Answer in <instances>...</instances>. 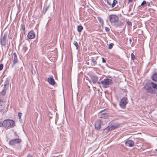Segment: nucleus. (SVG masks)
<instances>
[{"label": "nucleus", "instance_id": "1", "mask_svg": "<svg viewBox=\"0 0 157 157\" xmlns=\"http://www.w3.org/2000/svg\"><path fill=\"white\" fill-rule=\"evenodd\" d=\"M15 126V122L13 120L7 119L3 122V126L5 128H12Z\"/></svg>", "mask_w": 157, "mask_h": 157}, {"label": "nucleus", "instance_id": "2", "mask_svg": "<svg viewBox=\"0 0 157 157\" xmlns=\"http://www.w3.org/2000/svg\"><path fill=\"white\" fill-rule=\"evenodd\" d=\"M112 82V80L109 78H105L101 82L103 85V87L105 88L107 87L108 86L111 84Z\"/></svg>", "mask_w": 157, "mask_h": 157}, {"label": "nucleus", "instance_id": "3", "mask_svg": "<svg viewBox=\"0 0 157 157\" xmlns=\"http://www.w3.org/2000/svg\"><path fill=\"white\" fill-rule=\"evenodd\" d=\"M128 102L127 98L125 97H123L120 102V105L122 108L125 109L126 107V105Z\"/></svg>", "mask_w": 157, "mask_h": 157}, {"label": "nucleus", "instance_id": "4", "mask_svg": "<svg viewBox=\"0 0 157 157\" xmlns=\"http://www.w3.org/2000/svg\"><path fill=\"white\" fill-rule=\"evenodd\" d=\"M144 88L149 93L152 94L154 93V90L151 87V84L149 83H146L144 86Z\"/></svg>", "mask_w": 157, "mask_h": 157}, {"label": "nucleus", "instance_id": "5", "mask_svg": "<svg viewBox=\"0 0 157 157\" xmlns=\"http://www.w3.org/2000/svg\"><path fill=\"white\" fill-rule=\"evenodd\" d=\"M8 36V33L7 32L5 33L3 35V37L0 39V44L4 46H5L6 45V38Z\"/></svg>", "mask_w": 157, "mask_h": 157}, {"label": "nucleus", "instance_id": "6", "mask_svg": "<svg viewBox=\"0 0 157 157\" xmlns=\"http://www.w3.org/2000/svg\"><path fill=\"white\" fill-rule=\"evenodd\" d=\"M21 142V140L19 138H16L12 140L9 142V144L10 145L12 146L16 144H18Z\"/></svg>", "mask_w": 157, "mask_h": 157}, {"label": "nucleus", "instance_id": "7", "mask_svg": "<svg viewBox=\"0 0 157 157\" xmlns=\"http://www.w3.org/2000/svg\"><path fill=\"white\" fill-rule=\"evenodd\" d=\"M120 124H111L108 126L105 130H107L108 131H109L113 130L119 127Z\"/></svg>", "mask_w": 157, "mask_h": 157}, {"label": "nucleus", "instance_id": "8", "mask_svg": "<svg viewBox=\"0 0 157 157\" xmlns=\"http://www.w3.org/2000/svg\"><path fill=\"white\" fill-rule=\"evenodd\" d=\"M109 21L112 23H114L119 20L118 17L116 15L112 14L109 15Z\"/></svg>", "mask_w": 157, "mask_h": 157}, {"label": "nucleus", "instance_id": "9", "mask_svg": "<svg viewBox=\"0 0 157 157\" xmlns=\"http://www.w3.org/2000/svg\"><path fill=\"white\" fill-rule=\"evenodd\" d=\"M101 110L98 113V116L100 118H107L109 117V114L108 113H103L102 112L104 110Z\"/></svg>", "mask_w": 157, "mask_h": 157}, {"label": "nucleus", "instance_id": "10", "mask_svg": "<svg viewBox=\"0 0 157 157\" xmlns=\"http://www.w3.org/2000/svg\"><path fill=\"white\" fill-rule=\"evenodd\" d=\"M91 81L94 84L97 83L98 84H100L99 82H98V77L96 76L91 75L90 76Z\"/></svg>", "mask_w": 157, "mask_h": 157}, {"label": "nucleus", "instance_id": "11", "mask_svg": "<svg viewBox=\"0 0 157 157\" xmlns=\"http://www.w3.org/2000/svg\"><path fill=\"white\" fill-rule=\"evenodd\" d=\"M101 122V121L99 120H98L96 121L94 125L96 129L98 130L100 128Z\"/></svg>", "mask_w": 157, "mask_h": 157}, {"label": "nucleus", "instance_id": "12", "mask_svg": "<svg viewBox=\"0 0 157 157\" xmlns=\"http://www.w3.org/2000/svg\"><path fill=\"white\" fill-rule=\"evenodd\" d=\"M113 25L117 27H121L122 26H123L124 24L121 21H119L118 20L116 22L113 23Z\"/></svg>", "mask_w": 157, "mask_h": 157}, {"label": "nucleus", "instance_id": "13", "mask_svg": "<svg viewBox=\"0 0 157 157\" xmlns=\"http://www.w3.org/2000/svg\"><path fill=\"white\" fill-rule=\"evenodd\" d=\"M13 60L12 66H13V65L16 64L18 62L17 56L16 53L14 52L13 53Z\"/></svg>", "mask_w": 157, "mask_h": 157}, {"label": "nucleus", "instance_id": "14", "mask_svg": "<svg viewBox=\"0 0 157 157\" xmlns=\"http://www.w3.org/2000/svg\"><path fill=\"white\" fill-rule=\"evenodd\" d=\"M125 144L126 146L132 147L134 145V142L133 141L128 140L125 141Z\"/></svg>", "mask_w": 157, "mask_h": 157}, {"label": "nucleus", "instance_id": "15", "mask_svg": "<svg viewBox=\"0 0 157 157\" xmlns=\"http://www.w3.org/2000/svg\"><path fill=\"white\" fill-rule=\"evenodd\" d=\"M35 36V34L34 32L33 31H31L28 33L27 35L28 38L31 39L33 38Z\"/></svg>", "mask_w": 157, "mask_h": 157}, {"label": "nucleus", "instance_id": "16", "mask_svg": "<svg viewBox=\"0 0 157 157\" xmlns=\"http://www.w3.org/2000/svg\"><path fill=\"white\" fill-rule=\"evenodd\" d=\"M48 81L51 85H54L55 84V81L54 80L52 77H50L48 78Z\"/></svg>", "mask_w": 157, "mask_h": 157}, {"label": "nucleus", "instance_id": "17", "mask_svg": "<svg viewBox=\"0 0 157 157\" xmlns=\"http://www.w3.org/2000/svg\"><path fill=\"white\" fill-rule=\"evenodd\" d=\"M151 79L154 81L157 82V72H155L151 76Z\"/></svg>", "mask_w": 157, "mask_h": 157}, {"label": "nucleus", "instance_id": "18", "mask_svg": "<svg viewBox=\"0 0 157 157\" xmlns=\"http://www.w3.org/2000/svg\"><path fill=\"white\" fill-rule=\"evenodd\" d=\"M5 109L4 103L0 99V112L2 111Z\"/></svg>", "mask_w": 157, "mask_h": 157}, {"label": "nucleus", "instance_id": "19", "mask_svg": "<svg viewBox=\"0 0 157 157\" xmlns=\"http://www.w3.org/2000/svg\"><path fill=\"white\" fill-rule=\"evenodd\" d=\"M151 84L152 86L153 89H154V91H156V90H157V84L153 82H151Z\"/></svg>", "mask_w": 157, "mask_h": 157}, {"label": "nucleus", "instance_id": "20", "mask_svg": "<svg viewBox=\"0 0 157 157\" xmlns=\"http://www.w3.org/2000/svg\"><path fill=\"white\" fill-rule=\"evenodd\" d=\"M97 58H94L93 57H92L91 59V61L93 62V64H91L92 66H93V65H95L97 64L96 60Z\"/></svg>", "mask_w": 157, "mask_h": 157}, {"label": "nucleus", "instance_id": "21", "mask_svg": "<svg viewBox=\"0 0 157 157\" xmlns=\"http://www.w3.org/2000/svg\"><path fill=\"white\" fill-rule=\"evenodd\" d=\"M117 1L116 0H113L112 2V3L111 7H114L117 3Z\"/></svg>", "mask_w": 157, "mask_h": 157}, {"label": "nucleus", "instance_id": "22", "mask_svg": "<svg viewBox=\"0 0 157 157\" xmlns=\"http://www.w3.org/2000/svg\"><path fill=\"white\" fill-rule=\"evenodd\" d=\"M98 19L100 23L101 24V26H102L104 23L103 19L100 17H98Z\"/></svg>", "mask_w": 157, "mask_h": 157}, {"label": "nucleus", "instance_id": "23", "mask_svg": "<svg viewBox=\"0 0 157 157\" xmlns=\"http://www.w3.org/2000/svg\"><path fill=\"white\" fill-rule=\"evenodd\" d=\"M82 29H83V27L82 26H81V25L78 26V27H77V30L79 32V33L81 32L82 31Z\"/></svg>", "mask_w": 157, "mask_h": 157}, {"label": "nucleus", "instance_id": "24", "mask_svg": "<svg viewBox=\"0 0 157 157\" xmlns=\"http://www.w3.org/2000/svg\"><path fill=\"white\" fill-rule=\"evenodd\" d=\"M0 94H1V95H2L3 96H4L6 94V90L5 89H4L2 92H0Z\"/></svg>", "mask_w": 157, "mask_h": 157}, {"label": "nucleus", "instance_id": "25", "mask_svg": "<svg viewBox=\"0 0 157 157\" xmlns=\"http://www.w3.org/2000/svg\"><path fill=\"white\" fill-rule=\"evenodd\" d=\"M107 3L110 6H111L112 3V1L111 0H107Z\"/></svg>", "mask_w": 157, "mask_h": 157}, {"label": "nucleus", "instance_id": "26", "mask_svg": "<svg viewBox=\"0 0 157 157\" xmlns=\"http://www.w3.org/2000/svg\"><path fill=\"white\" fill-rule=\"evenodd\" d=\"M73 44L76 47V49H78V43L76 41H74V42L73 43Z\"/></svg>", "mask_w": 157, "mask_h": 157}, {"label": "nucleus", "instance_id": "27", "mask_svg": "<svg viewBox=\"0 0 157 157\" xmlns=\"http://www.w3.org/2000/svg\"><path fill=\"white\" fill-rule=\"evenodd\" d=\"M21 29L24 31L25 30V25L24 24H22L21 25Z\"/></svg>", "mask_w": 157, "mask_h": 157}, {"label": "nucleus", "instance_id": "28", "mask_svg": "<svg viewBox=\"0 0 157 157\" xmlns=\"http://www.w3.org/2000/svg\"><path fill=\"white\" fill-rule=\"evenodd\" d=\"M131 57L132 60H135L136 59L135 56L133 53L131 54Z\"/></svg>", "mask_w": 157, "mask_h": 157}, {"label": "nucleus", "instance_id": "29", "mask_svg": "<svg viewBox=\"0 0 157 157\" xmlns=\"http://www.w3.org/2000/svg\"><path fill=\"white\" fill-rule=\"evenodd\" d=\"M113 45H114L112 43L110 44L109 46V47H108L109 48V49H111L112 48Z\"/></svg>", "mask_w": 157, "mask_h": 157}, {"label": "nucleus", "instance_id": "30", "mask_svg": "<svg viewBox=\"0 0 157 157\" xmlns=\"http://www.w3.org/2000/svg\"><path fill=\"white\" fill-rule=\"evenodd\" d=\"M127 25L130 26H131L132 25V23L131 21H128L127 22Z\"/></svg>", "mask_w": 157, "mask_h": 157}, {"label": "nucleus", "instance_id": "31", "mask_svg": "<svg viewBox=\"0 0 157 157\" xmlns=\"http://www.w3.org/2000/svg\"><path fill=\"white\" fill-rule=\"evenodd\" d=\"M23 50L24 52H25L26 51V50L28 49L26 47H24L23 48Z\"/></svg>", "mask_w": 157, "mask_h": 157}, {"label": "nucleus", "instance_id": "32", "mask_svg": "<svg viewBox=\"0 0 157 157\" xmlns=\"http://www.w3.org/2000/svg\"><path fill=\"white\" fill-rule=\"evenodd\" d=\"M22 115V114L19 112L18 113V116L19 117L20 119H21V116Z\"/></svg>", "mask_w": 157, "mask_h": 157}, {"label": "nucleus", "instance_id": "33", "mask_svg": "<svg viewBox=\"0 0 157 157\" xmlns=\"http://www.w3.org/2000/svg\"><path fill=\"white\" fill-rule=\"evenodd\" d=\"M146 4V2L145 1H143L141 3V6H144V5L145 4Z\"/></svg>", "mask_w": 157, "mask_h": 157}, {"label": "nucleus", "instance_id": "34", "mask_svg": "<svg viewBox=\"0 0 157 157\" xmlns=\"http://www.w3.org/2000/svg\"><path fill=\"white\" fill-rule=\"evenodd\" d=\"M3 67V65L2 64H0V71L2 70Z\"/></svg>", "mask_w": 157, "mask_h": 157}, {"label": "nucleus", "instance_id": "35", "mask_svg": "<svg viewBox=\"0 0 157 157\" xmlns=\"http://www.w3.org/2000/svg\"><path fill=\"white\" fill-rule=\"evenodd\" d=\"M105 29L107 32H108L109 31V28L108 27H105Z\"/></svg>", "mask_w": 157, "mask_h": 157}, {"label": "nucleus", "instance_id": "36", "mask_svg": "<svg viewBox=\"0 0 157 157\" xmlns=\"http://www.w3.org/2000/svg\"><path fill=\"white\" fill-rule=\"evenodd\" d=\"M9 84V82L8 81H6L5 82L4 86L8 85Z\"/></svg>", "mask_w": 157, "mask_h": 157}, {"label": "nucleus", "instance_id": "37", "mask_svg": "<svg viewBox=\"0 0 157 157\" xmlns=\"http://www.w3.org/2000/svg\"><path fill=\"white\" fill-rule=\"evenodd\" d=\"M32 70H31L33 74V71H34V73L35 74L36 73L35 71L34 70H33V68H32Z\"/></svg>", "mask_w": 157, "mask_h": 157}, {"label": "nucleus", "instance_id": "38", "mask_svg": "<svg viewBox=\"0 0 157 157\" xmlns=\"http://www.w3.org/2000/svg\"><path fill=\"white\" fill-rule=\"evenodd\" d=\"M102 62L103 63H105L106 62V60L104 59L103 58H102Z\"/></svg>", "mask_w": 157, "mask_h": 157}, {"label": "nucleus", "instance_id": "39", "mask_svg": "<svg viewBox=\"0 0 157 157\" xmlns=\"http://www.w3.org/2000/svg\"><path fill=\"white\" fill-rule=\"evenodd\" d=\"M146 4H147V5L148 6H150V3L149 2H146Z\"/></svg>", "mask_w": 157, "mask_h": 157}, {"label": "nucleus", "instance_id": "40", "mask_svg": "<svg viewBox=\"0 0 157 157\" xmlns=\"http://www.w3.org/2000/svg\"><path fill=\"white\" fill-rule=\"evenodd\" d=\"M49 6H48L47 7H46V8H45V12H46V11H47V10L49 8Z\"/></svg>", "mask_w": 157, "mask_h": 157}, {"label": "nucleus", "instance_id": "41", "mask_svg": "<svg viewBox=\"0 0 157 157\" xmlns=\"http://www.w3.org/2000/svg\"><path fill=\"white\" fill-rule=\"evenodd\" d=\"M2 126H3V122L2 123L0 121V127Z\"/></svg>", "mask_w": 157, "mask_h": 157}, {"label": "nucleus", "instance_id": "42", "mask_svg": "<svg viewBox=\"0 0 157 157\" xmlns=\"http://www.w3.org/2000/svg\"><path fill=\"white\" fill-rule=\"evenodd\" d=\"M27 157H33L30 154H29L28 155Z\"/></svg>", "mask_w": 157, "mask_h": 157}, {"label": "nucleus", "instance_id": "43", "mask_svg": "<svg viewBox=\"0 0 157 157\" xmlns=\"http://www.w3.org/2000/svg\"><path fill=\"white\" fill-rule=\"evenodd\" d=\"M129 41L130 44H131V42H132V39H131V38H129Z\"/></svg>", "mask_w": 157, "mask_h": 157}, {"label": "nucleus", "instance_id": "44", "mask_svg": "<svg viewBox=\"0 0 157 157\" xmlns=\"http://www.w3.org/2000/svg\"><path fill=\"white\" fill-rule=\"evenodd\" d=\"M133 1V0H128V3H129L130 2H132Z\"/></svg>", "mask_w": 157, "mask_h": 157}, {"label": "nucleus", "instance_id": "45", "mask_svg": "<svg viewBox=\"0 0 157 157\" xmlns=\"http://www.w3.org/2000/svg\"><path fill=\"white\" fill-rule=\"evenodd\" d=\"M87 78H88V77H87V76L86 77V80H88V79H87Z\"/></svg>", "mask_w": 157, "mask_h": 157}, {"label": "nucleus", "instance_id": "46", "mask_svg": "<svg viewBox=\"0 0 157 157\" xmlns=\"http://www.w3.org/2000/svg\"><path fill=\"white\" fill-rule=\"evenodd\" d=\"M155 150L157 151V149H156Z\"/></svg>", "mask_w": 157, "mask_h": 157}]
</instances>
